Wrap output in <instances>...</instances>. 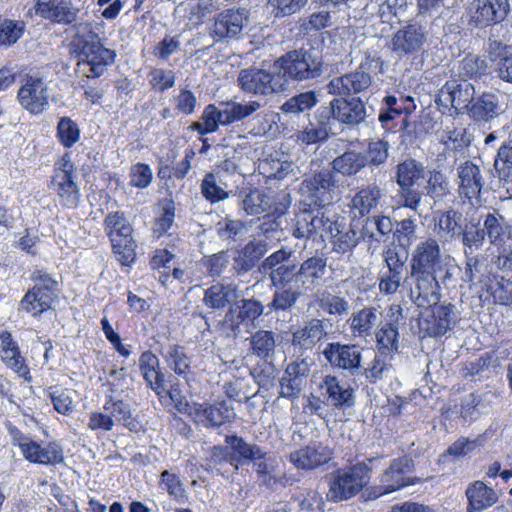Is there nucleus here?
Wrapping results in <instances>:
<instances>
[{
  "label": "nucleus",
  "mask_w": 512,
  "mask_h": 512,
  "mask_svg": "<svg viewBox=\"0 0 512 512\" xmlns=\"http://www.w3.org/2000/svg\"><path fill=\"white\" fill-rule=\"evenodd\" d=\"M75 28L77 34L72 37L71 49L78 59V71L87 78L102 76L114 64L116 51L104 47L93 24H80Z\"/></svg>",
  "instance_id": "nucleus-1"
},
{
  "label": "nucleus",
  "mask_w": 512,
  "mask_h": 512,
  "mask_svg": "<svg viewBox=\"0 0 512 512\" xmlns=\"http://www.w3.org/2000/svg\"><path fill=\"white\" fill-rule=\"evenodd\" d=\"M273 69L281 73L287 86L288 81L306 82L319 78L324 72V60L317 47L303 46L277 58Z\"/></svg>",
  "instance_id": "nucleus-2"
},
{
  "label": "nucleus",
  "mask_w": 512,
  "mask_h": 512,
  "mask_svg": "<svg viewBox=\"0 0 512 512\" xmlns=\"http://www.w3.org/2000/svg\"><path fill=\"white\" fill-rule=\"evenodd\" d=\"M373 458L339 468L329 477L327 498L333 502L347 500L359 493L370 480Z\"/></svg>",
  "instance_id": "nucleus-3"
},
{
  "label": "nucleus",
  "mask_w": 512,
  "mask_h": 512,
  "mask_svg": "<svg viewBox=\"0 0 512 512\" xmlns=\"http://www.w3.org/2000/svg\"><path fill=\"white\" fill-rule=\"evenodd\" d=\"M426 167L423 163L408 158L397 164L395 168V182L398 185L400 205L418 212L421 206V193L418 188L421 181L426 179Z\"/></svg>",
  "instance_id": "nucleus-4"
},
{
  "label": "nucleus",
  "mask_w": 512,
  "mask_h": 512,
  "mask_svg": "<svg viewBox=\"0 0 512 512\" xmlns=\"http://www.w3.org/2000/svg\"><path fill=\"white\" fill-rule=\"evenodd\" d=\"M103 227L117 260L124 266H130L135 260L137 245L132 236L133 228L124 213L120 211L108 213Z\"/></svg>",
  "instance_id": "nucleus-5"
},
{
  "label": "nucleus",
  "mask_w": 512,
  "mask_h": 512,
  "mask_svg": "<svg viewBox=\"0 0 512 512\" xmlns=\"http://www.w3.org/2000/svg\"><path fill=\"white\" fill-rule=\"evenodd\" d=\"M264 305L256 299H242L230 306L221 321V328L227 337L237 338L243 329L251 333L258 326V318L264 313Z\"/></svg>",
  "instance_id": "nucleus-6"
},
{
  "label": "nucleus",
  "mask_w": 512,
  "mask_h": 512,
  "mask_svg": "<svg viewBox=\"0 0 512 512\" xmlns=\"http://www.w3.org/2000/svg\"><path fill=\"white\" fill-rule=\"evenodd\" d=\"M294 250L281 247L267 256L258 267L259 272L268 276L271 287H292L298 284L299 266L292 261Z\"/></svg>",
  "instance_id": "nucleus-7"
},
{
  "label": "nucleus",
  "mask_w": 512,
  "mask_h": 512,
  "mask_svg": "<svg viewBox=\"0 0 512 512\" xmlns=\"http://www.w3.org/2000/svg\"><path fill=\"white\" fill-rule=\"evenodd\" d=\"M31 279L35 282L22 298V309L34 316L47 311L58 295V281L43 270L32 273Z\"/></svg>",
  "instance_id": "nucleus-8"
},
{
  "label": "nucleus",
  "mask_w": 512,
  "mask_h": 512,
  "mask_svg": "<svg viewBox=\"0 0 512 512\" xmlns=\"http://www.w3.org/2000/svg\"><path fill=\"white\" fill-rule=\"evenodd\" d=\"M237 84L243 92L261 96L286 90L285 78L276 69L271 72L259 68L242 69L238 74Z\"/></svg>",
  "instance_id": "nucleus-9"
},
{
  "label": "nucleus",
  "mask_w": 512,
  "mask_h": 512,
  "mask_svg": "<svg viewBox=\"0 0 512 512\" xmlns=\"http://www.w3.org/2000/svg\"><path fill=\"white\" fill-rule=\"evenodd\" d=\"M509 0H472L466 7L467 25L486 28L502 23L510 14Z\"/></svg>",
  "instance_id": "nucleus-10"
},
{
  "label": "nucleus",
  "mask_w": 512,
  "mask_h": 512,
  "mask_svg": "<svg viewBox=\"0 0 512 512\" xmlns=\"http://www.w3.org/2000/svg\"><path fill=\"white\" fill-rule=\"evenodd\" d=\"M476 95L473 83L466 79H450L439 89L435 102L456 114H466Z\"/></svg>",
  "instance_id": "nucleus-11"
},
{
  "label": "nucleus",
  "mask_w": 512,
  "mask_h": 512,
  "mask_svg": "<svg viewBox=\"0 0 512 512\" xmlns=\"http://www.w3.org/2000/svg\"><path fill=\"white\" fill-rule=\"evenodd\" d=\"M427 38V23L416 18L392 36L391 50L399 58L413 56L423 50Z\"/></svg>",
  "instance_id": "nucleus-12"
},
{
  "label": "nucleus",
  "mask_w": 512,
  "mask_h": 512,
  "mask_svg": "<svg viewBox=\"0 0 512 512\" xmlns=\"http://www.w3.org/2000/svg\"><path fill=\"white\" fill-rule=\"evenodd\" d=\"M33 9L36 15L53 24L70 25L73 35L77 34L75 28L77 25L92 24L88 21H80V9L71 0H37Z\"/></svg>",
  "instance_id": "nucleus-13"
},
{
  "label": "nucleus",
  "mask_w": 512,
  "mask_h": 512,
  "mask_svg": "<svg viewBox=\"0 0 512 512\" xmlns=\"http://www.w3.org/2000/svg\"><path fill=\"white\" fill-rule=\"evenodd\" d=\"M322 354L331 368L344 371L350 376H359L362 362V352L359 346L330 342L326 344Z\"/></svg>",
  "instance_id": "nucleus-14"
},
{
  "label": "nucleus",
  "mask_w": 512,
  "mask_h": 512,
  "mask_svg": "<svg viewBox=\"0 0 512 512\" xmlns=\"http://www.w3.org/2000/svg\"><path fill=\"white\" fill-rule=\"evenodd\" d=\"M249 10L230 8L220 12L211 28V36L217 42L237 39L249 23Z\"/></svg>",
  "instance_id": "nucleus-15"
},
{
  "label": "nucleus",
  "mask_w": 512,
  "mask_h": 512,
  "mask_svg": "<svg viewBox=\"0 0 512 512\" xmlns=\"http://www.w3.org/2000/svg\"><path fill=\"white\" fill-rule=\"evenodd\" d=\"M413 468V460L407 456L393 459L381 475L380 485L377 487L379 495L389 494L419 482V479L409 476Z\"/></svg>",
  "instance_id": "nucleus-16"
},
{
  "label": "nucleus",
  "mask_w": 512,
  "mask_h": 512,
  "mask_svg": "<svg viewBox=\"0 0 512 512\" xmlns=\"http://www.w3.org/2000/svg\"><path fill=\"white\" fill-rule=\"evenodd\" d=\"M410 300L419 308L435 306L441 299V288L436 274L410 272Z\"/></svg>",
  "instance_id": "nucleus-17"
},
{
  "label": "nucleus",
  "mask_w": 512,
  "mask_h": 512,
  "mask_svg": "<svg viewBox=\"0 0 512 512\" xmlns=\"http://www.w3.org/2000/svg\"><path fill=\"white\" fill-rule=\"evenodd\" d=\"M327 320L311 318L291 333V347L294 353L309 355L317 344L328 335Z\"/></svg>",
  "instance_id": "nucleus-18"
},
{
  "label": "nucleus",
  "mask_w": 512,
  "mask_h": 512,
  "mask_svg": "<svg viewBox=\"0 0 512 512\" xmlns=\"http://www.w3.org/2000/svg\"><path fill=\"white\" fill-rule=\"evenodd\" d=\"M334 215L329 217L322 209L303 208L295 217L292 235L297 239L311 238L315 235L321 237L329 231V224L333 223Z\"/></svg>",
  "instance_id": "nucleus-19"
},
{
  "label": "nucleus",
  "mask_w": 512,
  "mask_h": 512,
  "mask_svg": "<svg viewBox=\"0 0 512 512\" xmlns=\"http://www.w3.org/2000/svg\"><path fill=\"white\" fill-rule=\"evenodd\" d=\"M373 84V77L360 65L355 71L332 78L326 85L328 94L353 96L365 93Z\"/></svg>",
  "instance_id": "nucleus-20"
},
{
  "label": "nucleus",
  "mask_w": 512,
  "mask_h": 512,
  "mask_svg": "<svg viewBox=\"0 0 512 512\" xmlns=\"http://www.w3.org/2000/svg\"><path fill=\"white\" fill-rule=\"evenodd\" d=\"M75 179L76 172L73 164L63 158L55 170L51 183L63 205L68 208L77 207L80 201L79 188Z\"/></svg>",
  "instance_id": "nucleus-21"
},
{
  "label": "nucleus",
  "mask_w": 512,
  "mask_h": 512,
  "mask_svg": "<svg viewBox=\"0 0 512 512\" xmlns=\"http://www.w3.org/2000/svg\"><path fill=\"white\" fill-rule=\"evenodd\" d=\"M432 315L422 322V330L426 336L438 338L451 331L460 321V313L452 303L432 306Z\"/></svg>",
  "instance_id": "nucleus-22"
},
{
  "label": "nucleus",
  "mask_w": 512,
  "mask_h": 512,
  "mask_svg": "<svg viewBox=\"0 0 512 512\" xmlns=\"http://www.w3.org/2000/svg\"><path fill=\"white\" fill-rule=\"evenodd\" d=\"M441 261L442 256L438 241L434 238H426L415 246L411 254L410 272L436 274L441 267Z\"/></svg>",
  "instance_id": "nucleus-23"
},
{
  "label": "nucleus",
  "mask_w": 512,
  "mask_h": 512,
  "mask_svg": "<svg viewBox=\"0 0 512 512\" xmlns=\"http://www.w3.org/2000/svg\"><path fill=\"white\" fill-rule=\"evenodd\" d=\"M328 257L316 251L299 265L298 285L304 291H312L326 282Z\"/></svg>",
  "instance_id": "nucleus-24"
},
{
  "label": "nucleus",
  "mask_w": 512,
  "mask_h": 512,
  "mask_svg": "<svg viewBox=\"0 0 512 512\" xmlns=\"http://www.w3.org/2000/svg\"><path fill=\"white\" fill-rule=\"evenodd\" d=\"M321 396H324L329 406L338 410L352 408L355 405V391L346 384H342L335 375H325L318 384Z\"/></svg>",
  "instance_id": "nucleus-25"
},
{
  "label": "nucleus",
  "mask_w": 512,
  "mask_h": 512,
  "mask_svg": "<svg viewBox=\"0 0 512 512\" xmlns=\"http://www.w3.org/2000/svg\"><path fill=\"white\" fill-rule=\"evenodd\" d=\"M458 192L469 200L480 196L485 180L479 165L472 160L461 161L456 167Z\"/></svg>",
  "instance_id": "nucleus-26"
},
{
  "label": "nucleus",
  "mask_w": 512,
  "mask_h": 512,
  "mask_svg": "<svg viewBox=\"0 0 512 512\" xmlns=\"http://www.w3.org/2000/svg\"><path fill=\"white\" fill-rule=\"evenodd\" d=\"M327 235L332 244V251L339 255L351 256L358 246V232L347 223L345 217L334 214L333 223L329 224Z\"/></svg>",
  "instance_id": "nucleus-27"
},
{
  "label": "nucleus",
  "mask_w": 512,
  "mask_h": 512,
  "mask_svg": "<svg viewBox=\"0 0 512 512\" xmlns=\"http://www.w3.org/2000/svg\"><path fill=\"white\" fill-rule=\"evenodd\" d=\"M234 418V409L226 401L199 404L194 410L195 422L204 428L217 429Z\"/></svg>",
  "instance_id": "nucleus-28"
},
{
  "label": "nucleus",
  "mask_w": 512,
  "mask_h": 512,
  "mask_svg": "<svg viewBox=\"0 0 512 512\" xmlns=\"http://www.w3.org/2000/svg\"><path fill=\"white\" fill-rule=\"evenodd\" d=\"M21 106L32 114H39L48 106L47 87L38 77H29L17 95Z\"/></svg>",
  "instance_id": "nucleus-29"
},
{
  "label": "nucleus",
  "mask_w": 512,
  "mask_h": 512,
  "mask_svg": "<svg viewBox=\"0 0 512 512\" xmlns=\"http://www.w3.org/2000/svg\"><path fill=\"white\" fill-rule=\"evenodd\" d=\"M487 54L497 76L502 81L512 83V45L489 37Z\"/></svg>",
  "instance_id": "nucleus-30"
},
{
  "label": "nucleus",
  "mask_w": 512,
  "mask_h": 512,
  "mask_svg": "<svg viewBox=\"0 0 512 512\" xmlns=\"http://www.w3.org/2000/svg\"><path fill=\"white\" fill-rule=\"evenodd\" d=\"M334 98L336 108V120L348 127H355L368 117L365 103L360 97L338 96Z\"/></svg>",
  "instance_id": "nucleus-31"
},
{
  "label": "nucleus",
  "mask_w": 512,
  "mask_h": 512,
  "mask_svg": "<svg viewBox=\"0 0 512 512\" xmlns=\"http://www.w3.org/2000/svg\"><path fill=\"white\" fill-rule=\"evenodd\" d=\"M503 112L500 97L497 93L485 91L474 97L467 115L474 122L487 123L497 118Z\"/></svg>",
  "instance_id": "nucleus-32"
},
{
  "label": "nucleus",
  "mask_w": 512,
  "mask_h": 512,
  "mask_svg": "<svg viewBox=\"0 0 512 512\" xmlns=\"http://www.w3.org/2000/svg\"><path fill=\"white\" fill-rule=\"evenodd\" d=\"M383 197V189L376 182L361 185L352 197L351 208L361 217L368 216L381 205Z\"/></svg>",
  "instance_id": "nucleus-33"
},
{
  "label": "nucleus",
  "mask_w": 512,
  "mask_h": 512,
  "mask_svg": "<svg viewBox=\"0 0 512 512\" xmlns=\"http://www.w3.org/2000/svg\"><path fill=\"white\" fill-rule=\"evenodd\" d=\"M139 370L147 386L161 396L165 392L166 379L158 357L150 350L144 351L139 358Z\"/></svg>",
  "instance_id": "nucleus-34"
},
{
  "label": "nucleus",
  "mask_w": 512,
  "mask_h": 512,
  "mask_svg": "<svg viewBox=\"0 0 512 512\" xmlns=\"http://www.w3.org/2000/svg\"><path fill=\"white\" fill-rule=\"evenodd\" d=\"M462 218V213L453 208L438 211L435 217V232L439 239L444 241L458 239L464 226Z\"/></svg>",
  "instance_id": "nucleus-35"
},
{
  "label": "nucleus",
  "mask_w": 512,
  "mask_h": 512,
  "mask_svg": "<svg viewBox=\"0 0 512 512\" xmlns=\"http://www.w3.org/2000/svg\"><path fill=\"white\" fill-rule=\"evenodd\" d=\"M238 298L237 288L231 284L215 283L204 291L203 304L212 310H222Z\"/></svg>",
  "instance_id": "nucleus-36"
},
{
  "label": "nucleus",
  "mask_w": 512,
  "mask_h": 512,
  "mask_svg": "<svg viewBox=\"0 0 512 512\" xmlns=\"http://www.w3.org/2000/svg\"><path fill=\"white\" fill-rule=\"evenodd\" d=\"M424 180L425 185L420 190L421 200L427 196L436 204L452 194L450 181L444 172L436 169L428 170Z\"/></svg>",
  "instance_id": "nucleus-37"
},
{
  "label": "nucleus",
  "mask_w": 512,
  "mask_h": 512,
  "mask_svg": "<svg viewBox=\"0 0 512 512\" xmlns=\"http://www.w3.org/2000/svg\"><path fill=\"white\" fill-rule=\"evenodd\" d=\"M365 156L362 151L347 149L339 156L335 157L330 166L333 170L344 177H353L361 173L367 166Z\"/></svg>",
  "instance_id": "nucleus-38"
},
{
  "label": "nucleus",
  "mask_w": 512,
  "mask_h": 512,
  "mask_svg": "<svg viewBox=\"0 0 512 512\" xmlns=\"http://www.w3.org/2000/svg\"><path fill=\"white\" fill-rule=\"evenodd\" d=\"M468 499L467 512H480L492 506L497 501L495 491L482 481H475L466 490Z\"/></svg>",
  "instance_id": "nucleus-39"
},
{
  "label": "nucleus",
  "mask_w": 512,
  "mask_h": 512,
  "mask_svg": "<svg viewBox=\"0 0 512 512\" xmlns=\"http://www.w3.org/2000/svg\"><path fill=\"white\" fill-rule=\"evenodd\" d=\"M289 459L298 469L312 470L327 463L329 456L323 448L309 445L290 453Z\"/></svg>",
  "instance_id": "nucleus-40"
},
{
  "label": "nucleus",
  "mask_w": 512,
  "mask_h": 512,
  "mask_svg": "<svg viewBox=\"0 0 512 512\" xmlns=\"http://www.w3.org/2000/svg\"><path fill=\"white\" fill-rule=\"evenodd\" d=\"M219 125H227L223 102L219 104V107L214 104L207 105L203 110L200 121L193 122L190 129L197 131L200 135H205L217 131Z\"/></svg>",
  "instance_id": "nucleus-41"
},
{
  "label": "nucleus",
  "mask_w": 512,
  "mask_h": 512,
  "mask_svg": "<svg viewBox=\"0 0 512 512\" xmlns=\"http://www.w3.org/2000/svg\"><path fill=\"white\" fill-rule=\"evenodd\" d=\"M459 238L463 245V253L474 254L481 250L486 242L481 218L471 217L467 220Z\"/></svg>",
  "instance_id": "nucleus-42"
},
{
  "label": "nucleus",
  "mask_w": 512,
  "mask_h": 512,
  "mask_svg": "<svg viewBox=\"0 0 512 512\" xmlns=\"http://www.w3.org/2000/svg\"><path fill=\"white\" fill-rule=\"evenodd\" d=\"M276 337L273 331L257 330L250 337V353L263 360H272L276 353Z\"/></svg>",
  "instance_id": "nucleus-43"
},
{
  "label": "nucleus",
  "mask_w": 512,
  "mask_h": 512,
  "mask_svg": "<svg viewBox=\"0 0 512 512\" xmlns=\"http://www.w3.org/2000/svg\"><path fill=\"white\" fill-rule=\"evenodd\" d=\"M380 312L376 307H364L350 318V327L355 336L368 337L379 321Z\"/></svg>",
  "instance_id": "nucleus-44"
},
{
  "label": "nucleus",
  "mask_w": 512,
  "mask_h": 512,
  "mask_svg": "<svg viewBox=\"0 0 512 512\" xmlns=\"http://www.w3.org/2000/svg\"><path fill=\"white\" fill-rule=\"evenodd\" d=\"M298 192L301 196V203L309 208L314 206L316 209H322L333 200L332 194L323 191L307 178L299 185Z\"/></svg>",
  "instance_id": "nucleus-45"
},
{
  "label": "nucleus",
  "mask_w": 512,
  "mask_h": 512,
  "mask_svg": "<svg viewBox=\"0 0 512 512\" xmlns=\"http://www.w3.org/2000/svg\"><path fill=\"white\" fill-rule=\"evenodd\" d=\"M275 291L272 300L268 304L270 311L290 312L295 308L302 296V288L297 287H274Z\"/></svg>",
  "instance_id": "nucleus-46"
},
{
  "label": "nucleus",
  "mask_w": 512,
  "mask_h": 512,
  "mask_svg": "<svg viewBox=\"0 0 512 512\" xmlns=\"http://www.w3.org/2000/svg\"><path fill=\"white\" fill-rule=\"evenodd\" d=\"M480 218L485 239L493 246L502 245L507 230L504 217L498 213H488Z\"/></svg>",
  "instance_id": "nucleus-47"
},
{
  "label": "nucleus",
  "mask_w": 512,
  "mask_h": 512,
  "mask_svg": "<svg viewBox=\"0 0 512 512\" xmlns=\"http://www.w3.org/2000/svg\"><path fill=\"white\" fill-rule=\"evenodd\" d=\"M223 104L227 125L238 121H242L244 123L249 118H251V116L255 114L262 106L260 102L256 100L242 102L227 101L223 102Z\"/></svg>",
  "instance_id": "nucleus-48"
},
{
  "label": "nucleus",
  "mask_w": 512,
  "mask_h": 512,
  "mask_svg": "<svg viewBox=\"0 0 512 512\" xmlns=\"http://www.w3.org/2000/svg\"><path fill=\"white\" fill-rule=\"evenodd\" d=\"M167 366L178 376H184L190 371L191 358L186 353L185 347L171 344L166 351H161Z\"/></svg>",
  "instance_id": "nucleus-49"
},
{
  "label": "nucleus",
  "mask_w": 512,
  "mask_h": 512,
  "mask_svg": "<svg viewBox=\"0 0 512 512\" xmlns=\"http://www.w3.org/2000/svg\"><path fill=\"white\" fill-rule=\"evenodd\" d=\"M109 389L106 392L108 400L104 404V410L115 419L117 422L129 426L132 423L131 410L129 404L123 402L115 394L114 384L111 382L107 383Z\"/></svg>",
  "instance_id": "nucleus-50"
},
{
  "label": "nucleus",
  "mask_w": 512,
  "mask_h": 512,
  "mask_svg": "<svg viewBox=\"0 0 512 512\" xmlns=\"http://www.w3.org/2000/svg\"><path fill=\"white\" fill-rule=\"evenodd\" d=\"M317 103V93L313 90L305 91L287 99L280 106V111L285 115H299L310 111Z\"/></svg>",
  "instance_id": "nucleus-51"
},
{
  "label": "nucleus",
  "mask_w": 512,
  "mask_h": 512,
  "mask_svg": "<svg viewBox=\"0 0 512 512\" xmlns=\"http://www.w3.org/2000/svg\"><path fill=\"white\" fill-rule=\"evenodd\" d=\"M225 442L238 454L240 459L256 461L264 459L266 456V452L263 451L260 446L254 443H248L237 435L226 436Z\"/></svg>",
  "instance_id": "nucleus-52"
},
{
  "label": "nucleus",
  "mask_w": 512,
  "mask_h": 512,
  "mask_svg": "<svg viewBox=\"0 0 512 512\" xmlns=\"http://www.w3.org/2000/svg\"><path fill=\"white\" fill-rule=\"evenodd\" d=\"M494 168L500 181L512 183V139L501 144L494 160Z\"/></svg>",
  "instance_id": "nucleus-53"
},
{
  "label": "nucleus",
  "mask_w": 512,
  "mask_h": 512,
  "mask_svg": "<svg viewBox=\"0 0 512 512\" xmlns=\"http://www.w3.org/2000/svg\"><path fill=\"white\" fill-rule=\"evenodd\" d=\"M378 6L377 15L382 23L392 24L395 20L405 14L408 2L407 0H373Z\"/></svg>",
  "instance_id": "nucleus-54"
},
{
  "label": "nucleus",
  "mask_w": 512,
  "mask_h": 512,
  "mask_svg": "<svg viewBox=\"0 0 512 512\" xmlns=\"http://www.w3.org/2000/svg\"><path fill=\"white\" fill-rule=\"evenodd\" d=\"M211 277L233 278L231 257L227 251H221L206 258L203 262Z\"/></svg>",
  "instance_id": "nucleus-55"
},
{
  "label": "nucleus",
  "mask_w": 512,
  "mask_h": 512,
  "mask_svg": "<svg viewBox=\"0 0 512 512\" xmlns=\"http://www.w3.org/2000/svg\"><path fill=\"white\" fill-rule=\"evenodd\" d=\"M398 328L399 327L394 326L392 323H383L377 329L375 338L380 353L390 354L398 351Z\"/></svg>",
  "instance_id": "nucleus-56"
},
{
  "label": "nucleus",
  "mask_w": 512,
  "mask_h": 512,
  "mask_svg": "<svg viewBox=\"0 0 512 512\" xmlns=\"http://www.w3.org/2000/svg\"><path fill=\"white\" fill-rule=\"evenodd\" d=\"M244 125L245 130L253 136H265L276 129L274 115L268 112L253 114Z\"/></svg>",
  "instance_id": "nucleus-57"
},
{
  "label": "nucleus",
  "mask_w": 512,
  "mask_h": 512,
  "mask_svg": "<svg viewBox=\"0 0 512 512\" xmlns=\"http://www.w3.org/2000/svg\"><path fill=\"white\" fill-rule=\"evenodd\" d=\"M389 148V143L383 139L370 140L366 150L362 151L366 166L379 167L384 165L389 158Z\"/></svg>",
  "instance_id": "nucleus-58"
},
{
  "label": "nucleus",
  "mask_w": 512,
  "mask_h": 512,
  "mask_svg": "<svg viewBox=\"0 0 512 512\" xmlns=\"http://www.w3.org/2000/svg\"><path fill=\"white\" fill-rule=\"evenodd\" d=\"M25 22L22 20L0 19V46L11 47L24 35Z\"/></svg>",
  "instance_id": "nucleus-59"
},
{
  "label": "nucleus",
  "mask_w": 512,
  "mask_h": 512,
  "mask_svg": "<svg viewBox=\"0 0 512 512\" xmlns=\"http://www.w3.org/2000/svg\"><path fill=\"white\" fill-rule=\"evenodd\" d=\"M242 208L248 215L262 214L271 208V199L263 191L253 189L242 199Z\"/></svg>",
  "instance_id": "nucleus-60"
},
{
  "label": "nucleus",
  "mask_w": 512,
  "mask_h": 512,
  "mask_svg": "<svg viewBox=\"0 0 512 512\" xmlns=\"http://www.w3.org/2000/svg\"><path fill=\"white\" fill-rule=\"evenodd\" d=\"M413 111L412 105H402L394 95H387L383 99V108L378 119L384 128H388L389 122L401 114H409Z\"/></svg>",
  "instance_id": "nucleus-61"
},
{
  "label": "nucleus",
  "mask_w": 512,
  "mask_h": 512,
  "mask_svg": "<svg viewBox=\"0 0 512 512\" xmlns=\"http://www.w3.org/2000/svg\"><path fill=\"white\" fill-rule=\"evenodd\" d=\"M293 357L294 359L287 365L284 373L306 384L314 360L310 355L301 353L293 352Z\"/></svg>",
  "instance_id": "nucleus-62"
},
{
  "label": "nucleus",
  "mask_w": 512,
  "mask_h": 512,
  "mask_svg": "<svg viewBox=\"0 0 512 512\" xmlns=\"http://www.w3.org/2000/svg\"><path fill=\"white\" fill-rule=\"evenodd\" d=\"M57 138L65 148H71L80 139V129L70 117H62L58 121Z\"/></svg>",
  "instance_id": "nucleus-63"
},
{
  "label": "nucleus",
  "mask_w": 512,
  "mask_h": 512,
  "mask_svg": "<svg viewBox=\"0 0 512 512\" xmlns=\"http://www.w3.org/2000/svg\"><path fill=\"white\" fill-rule=\"evenodd\" d=\"M308 0H268L267 9L275 18H284L301 11Z\"/></svg>",
  "instance_id": "nucleus-64"
}]
</instances>
